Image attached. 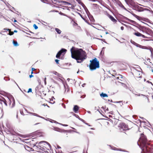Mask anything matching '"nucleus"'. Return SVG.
Instances as JSON below:
<instances>
[{"label": "nucleus", "mask_w": 153, "mask_h": 153, "mask_svg": "<svg viewBox=\"0 0 153 153\" xmlns=\"http://www.w3.org/2000/svg\"><path fill=\"white\" fill-rule=\"evenodd\" d=\"M70 51L72 58L76 59L78 63H82L87 58L86 52L81 48L72 47Z\"/></svg>", "instance_id": "nucleus-1"}, {"label": "nucleus", "mask_w": 153, "mask_h": 153, "mask_svg": "<svg viewBox=\"0 0 153 153\" xmlns=\"http://www.w3.org/2000/svg\"><path fill=\"white\" fill-rule=\"evenodd\" d=\"M141 149L142 152L141 153H153V147L148 142L147 139L143 134H141Z\"/></svg>", "instance_id": "nucleus-2"}, {"label": "nucleus", "mask_w": 153, "mask_h": 153, "mask_svg": "<svg viewBox=\"0 0 153 153\" xmlns=\"http://www.w3.org/2000/svg\"><path fill=\"white\" fill-rule=\"evenodd\" d=\"M90 64L89 67L91 71L100 68L99 62L96 58L90 60Z\"/></svg>", "instance_id": "nucleus-3"}, {"label": "nucleus", "mask_w": 153, "mask_h": 153, "mask_svg": "<svg viewBox=\"0 0 153 153\" xmlns=\"http://www.w3.org/2000/svg\"><path fill=\"white\" fill-rule=\"evenodd\" d=\"M119 127H120V130L125 131L128 129V126L125 123H120Z\"/></svg>", "instance_id": "nucleus-4"}, {"label": "nucleus", "mask_w": 153, "mask_h": 153, "mask_svg": "<svg viewBox=\"0 0 153 153\" xmlns=\"http://www.w3.org/2000/svg\"><path fill=\"white\" fill-rule=\"evenodd\" d=\"M141 29H143L145 30V33L146 34L150 35L152 32V31L149 28H147L145 26H140Z\"/></svg>", "instance_id": "nucleus-5"}, {"label": "nucleus", "mask_w": 153, "mask_h": 153, "mask_svg": "<svg viewBox=\"0 0 153 153\" xmlns=\"http://www.w3.org/2000/svg\"><path fill=\"white\" fill-rule=\"evenodd\" d=\"M9 101L10 102L9 104L10 105L11 103L12 102H13V103L12 105L11 108H13L15 105V101L12 95H11L10 97H7Z\"/></svg>", "instance_id": "nucleus-6"}, {"label": "nucleus", "mask_w": 153, "mask_h": 153, "mask_svg": "<svg viewBox=\"0 0 153 153\" xmlns=\"http://www.w3.org/2000/svg\"><path fill=\"white\" fill-rule=\"evenodd\" d=\"M126 3L128 5H130L132 7L135 4V2L132 0H125Z\"/></svg>", "instance_id": "nucleus-7"}, {"label": "nucleus", "mask_w": 153, "mask_h": 153, "mask_svg": "<svg viewBox=\"0 0 153 153\" xmlns=\"http://www.w3.org/2000/svg\"><path fill=\"white\" fill-rule=\"evenodd\" d=\"M133 7L134 8V9L135 10L139 12H140L143 11V8L142 7H140L138 5H136L135 4Z\"/></svg>", "instance_id": "nucleus-8"}, {"label": "nucleus", "mask_w": 153, "mask_h": 153, "mask_svg": "<svg viewBox=\"0 0 153 153\" xmlns=\"http://www.w3.org/2000/svg\"><path fill=\"white\" fill-rule=\"evenodd\" d=\"M25 110L28 113L31 114L32 115H33L36 116V117H39L40 118H42L43 119H45V118L44 117L39 115H38L36 113H33V112H29L25 108Z\"/></svg>", "instance_id": "nucleus-9"}, {"label": "nucleus", "mask_w": 153, "mask_h": 153, "mask_svg": "<svg viewBox=\"0 0 153 153\" xmlns=\"http://www.w3.org/2000/svg\"><path fill=\"white\" fill-rule=\"evenodd\" d=\"M117 4L121 8L125 10L128 12L129 13H130V12L128 11L124 7V6L123 5L122 3H121V2L120 1H118V2H117Z\"/></svg>", "instance_id": "nucleus-10"}, {"label": "nucleus", "mask_w": 153, "mask_h": 153, "mask_svg": "<svg viewBox=\"0 0 153 153\" xmlns=\"http://www.w3.org/2000/svg\"><path fill=\"white\" fill-rule=\"evenodd\" d=\"M0 103L1 105L4 104L6 106L7 105L6 100L4 98H2V99L0 98Z\"/></svg>", "instance_id": "nucleus-11"}, {"label": "nucleus", "mask_w": 153, "mask_h": 153, "mask_svg": "<svg viewBox=\"0 0 153 153\" xmlns=\"http://www.w3.org/2000/svg\"><path fill=\"white\" fill-rule=\"evenodd\" d=\"M134 45L137 47H139L142 49H148V48L147 47L140 45L137 43H136Z\"/></svg>", "instance_id": "nucleus-12"}, {"label": "nucleus", "mask_w": 153, "mask_h": 153, "mask_svg": "<svg viewBox=\"0 0 153 153\" xmlns=\"http://www.w3.org/2000/svg\"><path fill=\"white\" fill-rule=\"evenodd\" d=\"M79 109V107L77 105H75L73 108V111L75 113H77V111Z\"/></svg>", "instance_id": "nucleus-13"}, {"label": "nucleus", "mask_w": 153, "mask_h": 153, "mask_svg": "<svg viewBox=\"0 0 153 153\" xmlns=\"http://www.w3.org/2000/svg\"><path fill=\"white\" fill-rule=\"evenodd\" d=\"M21 147L24 148L25 149L28 151H29L30 150V148L27 145H24L22 144L21 145Z\"/></svg>", "instance_id": "nucleus-14"}, {"label": "nucleus", "mask_w": 153, "mask_h": 153, "mask_svg": "<svg viewBox=\"0 0 153 153\" xmlns=\"http://www.w3.org/2000/svg\"><path fill=\"white\" fill-rule=\"evenodd\" d=\"M67 51V50L65 48H62L58 52L61 54L63 53H64V54L66 53Z\"/></svg>", "instance_id": "nucleus-15"}, {"label": "nucleus", "mask_w": 153, "mask_h": 153, "mask_svg": "<svg viewBox=\"0 0 153 153\" xmlns=\"http://www.w3.org/2000/svg\"><path fill=\"white\" fill-rule=\"evenodd\" d=\"M59 2L63 4H64L65 5H71V3H70L68 2H67L66 1H59Z\"/></svg>", "instance_id": "nucleus-16"}, {"label": "nucleus", "mask_w": 153, "mask_h": 153, "mask_svg": "<svg viewBox=\"0 0 153 153\" xmlns=\"http://www.w3.org/2000/svg\"><path fill=\"white\" fill-rule=\"evenodd\" d=\"M63 85L64 86V88H65L66 87H67V92L69 91V90H70V88H69V86H68V85L66 84V83L63 82Z\"/></svg>", "instance_id": "nucleus-17"}, {"label": "nucleus", "mask_w": 153, "mask_h": 153, "mask_svg": "<svg viewBox=\"0 0 153 153\" xmlns=\"http://www.w3.org/2000/svg\"><path fill=\"white\" fill-rule=\"evenodd\" d=\"M109 18L111 19V20L112 21L114 22H117V20L115 19L114 17L111 15H109Z\"/></svg>", "instance_id": "nucleus-18"}, {"label": "nucleus", "mask_w": 153, "mask_h": 153, "mask_svg": "<svg viewBox=\"0 0 153 153\" xmlns=\"http://www.w3.org/2000/svg\"><path fill=\"white\" fill-rule=\"evenodd\" d=\"M124 19H126V20H128V21L130 22L131 23H132L134 24H135L136 23V22H135L133 20H131V19L128 18H127V17H126L124 16Z\"/></svg>", "instance_id": "nucleus-19"}, {"label": "nucleus", "mask_w": 153, "mask_h": 153, "mask_svg": "<svg viewBox=\"0 0 153 153\" xmlns=\"http://www.w3.org/2000/svg\"><path fill=\"white\" fill-rule=\"evenodd\" d=\"M109 146L111 147V149L112 150H118V151H121V150L120 149H118L115 147H114V146H111V145H109Z\"/></svg>", "instance_id": "nucleus-20"}, {"label": "nucleus", "mask_w": 153, "mask_h": 153, "mask_svg": "<svg viewBox=\"0 0 153 153\" xmlns=\"http://www.w3.org/2000/svg\"><path fill=\"white\" fill-rule=\"evenodd\" d=\"M88 17L91 21L92 22H94V19L93 16L92 15H90V16H88Z\"/></svg>", "instance_id": "nucleus-21"}, {"label": "nucleus", "mask_w": 153, "mask_h": 153, "mask_svg": "<svg viewBox=\"0 0 153 153\" xmlns=\"http://www.w3.org/2000/svg\"><path fill=\"white\" fill-rule=\"evenodd\" d=\"M51 120V121H50V122L51 123H53V122H54V123H57L59 124L62 125L63 126H68V125L66 124H63L62 123H58V122H57L56 121L54 120Z\"/></svg>", "instance_id": "nucleus-22"}, {"label": "nucleus", "mask_w": 153, "mask_h": 153, "mask_svg": "<svg viewBox=\"0 0 153 153\" xmlns=\"http://www.w3.org/2000/svg\"><path fill=\"white\" fill-rule=\"evenodd\" d=\"M77 13L80 16V17L82 18L84 20L85 22H86L89 25H90L89 22H88L86 19L85 18H84L82 16L81 14L79 13Z\"/></svg>", "instance_id": "nucleus-23"}, {"label": "nucleus", "mask_w": 153, "mask_h": 153, "mask_svg": "<svg viewBox=\"0 0 153 153\" xmlns=\"http://www.w3.org/2000/svg\"><path fill=\"white\" fill-rule=\"evenodd\" d=\"M133 16L135 17V18H136L138 20H140V19L141 18L139 16H138L136 15L135 14L132 13L130 12V13Z\"/></svg>", "instance_id": "nucleus-24"}, {"label": "nucleus", "mask_w": 153, "mask_h": 153, "mask_svg": "<svg viewBox=\"0 0 153 153\" xmlns=\"http://www.w3.org/2000/svg\"><path fill=\"white\" fill-rule=\"evenodd\" d=\"M54 130L56 131H57L59 132H62L63 131V130L57 127L54 128Z\"/></svg>", "instance_id": "nucleus-25"}, {"label": "nucleus", "mask_w": 153, "mask_h": 153, "mask_svg": "<svg viewBox=\"0 0 153 153\" xmlns=\"http://www.w3.org/2000/svg\"><path fill=\"white\" fill-rule=\"evenodd\" d=\"M13 43L14 46L17 47L19 45L17 42L16 41L13 40Z\"/></svg>", "instance_id": "nucleus-26"}, {"label": "nucleus", "mask_w": 153, "mask_h": 153, "mask_svg": "<svg viewBox=\"0 0 153 153\" xmlns=\"http://www.w3.org/2000/svg\"><path fill=\"white\" fill-rule=\"evenodd\" d=\"M100 96L101 97H108V95L105 94L104 93H102L100 94Z\"/></svg>", "instance_id": "nucleus-27"}, {"label": "nucleus", "mask_w": 153, "mask_h": 153, "mask_svg": "<svg viewBox=\"0 0 153 153\" xmlns=\"http://www.w3.org/2000/svg\"><path fill=\"white\" fill-rule=\"evenodd\" d=\"M134 35L138 37L141 36L142 34L138 32L134 33Z\"/></svg>", "instance_id": "nucleus-28"}, {"label": "nucleus", "mask_w": 153, "mask_h": 153, "mask_svg": "<svg viewBox=\"0 0 153 153\" xmlns=\"http://www.w3.org/2000/svg\"><path fill=\"white\" fill-rule=\"evenodd\" d=\"M46 143L48 146H49L51 147V145H50V144L48 143V142H46L45 141H40V142L39 143V144H41V143Z\"/></svg>", "instance_id": "nucleus-29"}, {"label": "nucleus", "mask_w": 153, "mask_h": 153, "mask_svg": "<svg viewBox=\"0 0 153 153\" xmlns=\"http://www.w3.org/2000/svg\"><path fill=\"white\" fill-rule=\"evenodd\" d=\"M34 146H35L37 148L36 149L37 150L40 149V150H43V149H44V148L40 146H36V145H35Z\"/></svg>", "instance_id": "nucleus-30"}, {"label": "nucleus", "mask_w": 153, "mask_h": 153, "mask_svg": "<svg viewBox=\"0 0 153 153\" xmlns=\"http://www.w3.org/2000/svg\"><path fill=\"white\" fill-rule=\"evenodd\" d=\"M55 30L56 31V32L59 34H60L61 33V31L59 29L56 28L55 29Z\"/></svg>", "instance_id": "nucleus-31"}, {"label": "nucleus", "mask_w": 153, "mask_h": 153, "mask_svg": "<svg viewBox=\"0 0 153 153\" xmlns=\"http://www.w3.org/2000/svg\"><path fill=\"white\" fill-rule=\"evenodd\" d=\"M61 54L59 53V52H58L56 55V57L58 59H60V56H61Z\"/></svg>", "instance_id": "nucleus-32"}, {"label": "nucleus", "mask_w": 153, "mask_h": 153, "mask_svg": "<svg viewBox=\"0 0 153 153\" xmlns=\"http://www.w3.org/2000/svg\"><path fill=\"white\" fill-rule=\"evenodd\" d=\"M149 50H150L151 53V56H153V49L152 48H150Z\"/></svg>", "instance_id": "nucleus-33"}, {"label": "nucleus", "mask_w": 153, "mask_h": 153, "mask_svg": "<svg viewBox=\"0 0 153 153\" xmlns=\"http://www.w3.org/2000/svg\"><path fill=\"white\" fill-rule=\"evenodd\" d=\"M132 93H133L134 94H135V95H137V96H143V97H145V96L144 95H143V94H135L133 92H132Z\"/></svg>", "instance_id": "nucleus-34"}, {"label": "nucleus", "mask_w": 153, "mask_h": 153, "mask_svg": "<svg viewBox=\"0 0 153 153\" xmlns=\"http://www.w3.org/2000/svg\"><path fill=\"white\" fill-rule=\"evenodd\" d=\"M33 27L35 30H37L38 28V27L35 24L33 25Z\"/></svg>", "instance_id": "nucleus-35"}, {"label": "nucleus", "mask_w": 153, "mask_h": 153, "mask_svg": "<svg viewBox=\"0 0 153 153\" xmlns=\"http://www.w3.org/2000/svg\"><path fill=\"white\" fill-rule=\"evenodd\" d=\"M87 150L88 149L86 150L85 148L83 149V153H88Z\"/></svg>", "instance_id": "nucleus-36"}, {"label": "nucleus", "mask_w": 153, "mask_h": 153, "mask_svg": "<svg viewBox=\"0 0 153 153\" xmlns=\"http://www.w3.org/2000/svg\"><path fill=\"white\" fill-rule=\"evenodd\" d=\"M4 79L6 81H7V80H10V78L7 77H5L4 78Z\"/></svg>", "instance_id": "nucleus-37"}, {"label": "nucleus", "mask_w": 153, "mask_h": 153, "mask_svg": "<svg viewBox=\"0 0 153 153\" xmlns=\"http://www.w3.org/2000/svg\"><path fill=\"white\" fill-rule=\"evenodd\" d=\"M130 42L132 44H133V45H135L136 43L135 42H134V41H133L131 40Z\"/></svg>", "instance_id": "nucleus-38"}, {"label": "nucleus", "mask_w": 153, "mask_h": 153, "mask_svg": "<svg viewBox=\"0 0 153 153\" xmlns=\"http://www.w3.org/2000/svg\"><path fill=\"white\" fill-rule=\"evenodd\" d=\"M9 35H13V32H11V31H9V33L8 34Z\"/></svg>", "instance_id": "nucleus-39"}, {"label": "nucleus", "mask_w": 153, "mask_h": 153, "mask_svg": "<svg viewBox=\"0 0 153 153\" xmlns=\"http://www.w3.org/2000/svg\"><path fill=\"white\" fill-rule=\"evenodd\" d=\"M32 89L31 88H29L28 90V91H27V92L29 93H30V92H32Z\"/></svg>", "instance_id": "nucleus-40"}, {"label": "nucleus", "mask_w": 153, "mask_h": 153, "mask_svg": "<svg viewBox=\"0 0 153 153\" xmlns=\"http://www.w3.org/2000/svg\"><path fill=\"white\" fill-rule=\"evenodd\" d=\"M74 116L76 118H78V119L79 118V116L77 115V114H74Z\"/></svg>", "instance_id": "nucleus-41"}, {"label": "nucleus", "mask_w": 153, "mask_h": 153, "mask_svg": "<svg viewBox=\"0 0 153 153\" xmlns=\"http://www.w3.org/2000/svg\"><path fill=\"white\" fill-rule=\"evenodd\" d=\"M136 74L139 75H140V71H137L136 72Z\"/></svg>", "instance_id": "nucleus-42"}, {"label": "nucleus", "mask_w": 153, "mask_h": 153, "mask_svg": "<svg viewBox=\"0 0 153 153\" xmlns=\"http://www.w3.org/2000/svg\"><path fill=\"white\" fill-rule=\"evenodd\" d=\"M55 61L57 64H58L59 60L58 59H56L55 60Z\"/></svg>", "instance_id": "nucleus-43"}, {"label": "nucleus", "mask_w": 153, "mask_h": 153, "mask_svg": "<svg viewBox=\"0 0 153 153\" xmlns=\"http://www.w3.org/2000/svg\"><path fill=\"white\" fill-rule=\"evenodd\" d=\"M141 36H142L143 38H147V37L145 36H144V35H143L142 34H141Z\"/></svg>", "instance_id": "nucleus-44"}, {"label": "nucleus", "mask_w": 153, "mask_h": 153, "mask_svg": "<svg viewBox=\"0 0 153 153\" xmlns=\"http://www.w3.org/2000/svg\"><path fill=\"white\" fill-rule=\"evenodd\" d=\"M80 4L83 7L85 6V4L82 2H81V3L79 4Z\"/></svg>", "instance_id": "nucleus-45"}, {"label": "nucleus", "mask_w": 153, "mask_h": 153, "mask_svg": "<svg viewBox=\"0 0 153 153\" xmlns=\"http://www.w3.org/2000/svg\"><path fill=\"white\" fill-rule=\"evenodd\" d=\"M60 14L61 15H63V16H66V14H65L63 13H62L61 12H60Z\"/></svg>", "instance_id": "nucleus-46"}, {"label": "nucleus", "mask_w": 153, "mask_h": 153, "mask_svg": "<svg viewBox=\"0 0 153 153\" xmlns=\"http://www.w3.org/2000/svg\"><path fill=\"white\" fill-rule=\"evenodd\" d=\"M77 2H78V3L79 4L81 2V1L80 0H76Z\"/></svg>", "instance_id": "nucleus-47"}, {"label": "nucleus", "mask_w": 153, "mask_h": 153, "mask_svg": "<svg viewBox=\"0 0 153 153\" xmlns=\"http://www.w3.org/2000/svg\"><path fill=\"white\" fill-rule=\"evenodd\" d=\"M46 78H45L44 79V83H45V85H46Z\"/></svg>", "instance_id": "nucleus-48"}, {"label": "nucleus", "mask_w": 153, "mask_h": 153, "mask_svg": "<svg viewBox=\"0 0 153 153\" xmlns=\"http://www.w3.org/2000/svg\"><path fill=\"white\" fill-rule=\"evenodd\" d=\"M62 105L64 108H65V106L64 103H62Z\"/></svg>", "instance_id": "nucleus-49"}, {"label": "nucleus", "mask_w": 153, "mask_h": 153, "mask_svg": "<svg viewBox=\"0 0 153 153\" xmlns=\"http://www.w3.org/2000/svg\"><path fill=\"white\" fill-rule=\"evenodd\" d=\"M87 15H88V16H90V15H91L89 11H88V12L87 13H86Z\"/></svg>", "instance_id": "nucleus-50"}, {"label": "nucleus", "mask_w": 153, "mask_h": 153, "mask_svg": "<svg viewBox=\"0 0 153 153\" xmlns=\"http://www.w3.org/2000/svg\"><path fill=\"white\" fill-rule=\"evenodd\" d=\"M105 109L107 111H108V107H106V106H105Z\"/></svg>", "instance_id": "nucleus-51"}, {"label": "nucleus", "mask_w": 153, "mask_h": 153, "mask_svg": "<svg viewBox=\"0 0 153 153\" xmlns=\"http://www.w3.org/2000/svg\"><path fill=\"white\" fill-rule=\"evenodd\" d=\"M10 6L11 7L10 8L12 9H13V10H16L15 9L14 7H12V6Z\"/></svg>", "instance_id": "nucleus-52"}, {"label": "nucleus", "mask_w": 153, "mask_h": 153, "mask_svg": "<svg viewBox=\"0 0 153 153\" xmlns=\"http://www.w3.org/2000/svg\"><path fill=\"white\" fill-rule=\"evenodd\" d=\"M33 77V75L32 74H31L30 75H29V77L30 78H31L32 77Z\"/></svg>", "instance_id": "nucleus-53"}, {"label": "nucleus", "mask_w": 153, "mask_h": 153, "mask_svg": "<svg viewBox=\"0 0 153 153\" xmlns=\"http://www.w3.org/2000/svg\"><path fill=\"white\" fill-rule=\"evenodd\" d=\"M142 29L141 31L143 33H145V30L143 29Z\"/></svg>", "instance_id": "nucleus-54"}, {"label": "nucleus", "mask_w": 153, "mask_h": 153, "mask_svg": "<svg viewBox=\"0 0 153 153\" xmlns=\"http://www.w3.org/2000/svg\"><path fill=\"white\" fill-rule=\"evenodd\" d=\"M71 7H70L71 8H72V9H73L74 8V6L73 5H71Z\"/></svg>", "instance_id": "nucleus-55"}, {"label": "nucleus", "mask_w": 153, "mask_h": 153, "mask_svg": "<svg viewBox=\"0 0 153 153\" xmlns=\"http://www.w3.org/2000/svg\"><path fill=\"white\" fill-rule=\"evenodd\" d=\"M100 40H101L103 41V42L106 43V42L105 41V40L104 39H100Z\"/></svg>", "instance_id": "nucleus-56"}, {"label": "nucleus", "mask_w": 153, "mask_h": 153, "mask_svg": "<svg viewBox=\"0 0 153 153\" xmlns=\"http://www.w3.org/2000/svg\"><path fill=\"white\" fill-rule=\"evenodd\" d=\"M120 29L122 30H123L124 29V27L123 26H122L120 27Z\"/></svg>", "instance_id": "nucleus-57"}, {"label": "nucleus", "mask_w": 153, "mask_h": 153, "mask_svg": "<svg viewBox=\"0 0 153 153\" xmlns=\"http://www.w3.org/2000/svg\"><path fill=\"white\" fill-rule=\"evenodd\" d=\"M85 124H86V125H88L89 126H91V125H89V124L87 123H85Z\"/></svg>", "instance_id": "nucleus-58"}, {"label": "nucleus", "mask_w": 153, "mask_h": 153, "mask_svg": "<svg viewBox=\"0 0 153 153\" xmlns=\"http://www.w3.org/2000/svg\"><path fill=\"white\" fill-rule=\"evenodd\" d=\"M108 101H110L111 102H113L112 100H110L108 99Z\"/></svg>", "instance_id": "nucleus-59"}, {"label": "nucleus", "mask_w": 153, "mask_h": 153, "mask_svg": "<svg viewBox=\"0 0 153 153\" xmlns=\"http://www.w3.org/2000/svg\"><path fill=\"white\" fill-rule=\"evenodd\" d=\"M31 70H32V71H33L34 70H35V69L34 68H32Z\"/></svg>", "instance_id": "nucleus-60"}, {"label": "nucleus", "mask_w": 153, "mask_h": 153, "mask_svg": "<svg viewBox=\"0 0 153 153\" xmlns=\"http://www.w3.org/2000/svg\"><path fill=\"white\" fill-rule=\"evenodd\" d=\"M65 88V93L66 91V90L67 89V87H66L65 88Z\"/></svg>", "instance_id": "nucleus-61"}, {"label": "nucleus", "mask_w": 153, "mask_h": 153, "mask_svg": "<svg viewBox=\"0 0 153 153\" xmlns=\"http://www.w3.org/2000/svg\"><path fill=\"white\" fill-rule=\"evenodd\" d=\"M17 31L16 30H15L13 32V33H17Z\"/></svg>", "instance_id": "nucleus-62"}, {"label": "nucleus", "mask_w": 153, "mask_h": 153, "mask_svg": "<svg viewBox=\"0 0 153 153\" xmlns=\"http://www.w3.org/2000/svg\"><path fill=\"white\" fill-rule=\"evenodd\" d=\"M85 11L86 13H87L88 12V11H89L88 9Z\"/></svg>", "instance_id": "nucleus-63"}, {"label": "nucleus", "mask_w": 153, "mask_h": 153, "mask_svg": "<svg viewBox=\"0 0 153 153\" xmlns=\"http://www.w3.org/2000/svg\"><path fill=\"white\" fill-rule=\"evenodd\" d=\"M79 119L80 120V121H82V120H83V119H82V118H80V117L79 118Z\"/></svg>", "instance_id": "nucleus-64"}]
</instances>
